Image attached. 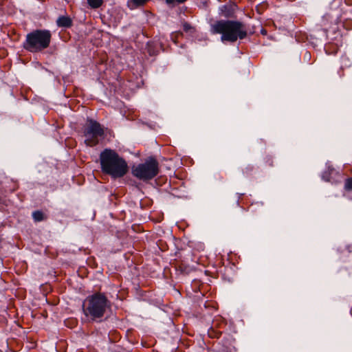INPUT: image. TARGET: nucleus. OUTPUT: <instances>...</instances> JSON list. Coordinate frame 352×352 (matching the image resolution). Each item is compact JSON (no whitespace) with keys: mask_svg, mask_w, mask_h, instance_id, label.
Returning a JSON list of instances; mask_svg holds the SVG:
<instances>
[{"mask_svg":"<svg viewBox=\"0 0 352 352\" xmlns=\"http://www.w3.org/2000/svg\"><path fill=\"white\" fill-rule=\"evenodd\" d=\"M210 32L212 34H220L223 43H234L238 39H244L248 35L245 25L236 20L215 21L210 24Z\"/></svg>","mask_w":352,"mask_h":352,"instance_id":"f257e3e1","label":"nucleus"},{"mask_svg":"<svg viewBox=\"0 0 352 352\" xmlns=\"http://www.w3.org/2000/svg\"><path fill=\"white\" fill-rule=\"evenodd\" d=\"M101 171L113 178H120L129 171L126 160L115 150L105 148L100 154Z\"/></svg>","mask_w":352,"mask_h":352,"instance_id":"f03ea898","label":"nucleus"},{"mask_svg":"<svg viewBox=\"0 0 352 352\" xmlns=\"http://www.w3.org/2000/svg\"><path fill=\"white\" fill-rule=\"evenodd\" d=\"M111 307L110 302L104 293L96 292L86 297L82 302V313L87 320L100 322Z\"/></svg>","mask_w":352,"mask_h":352,"instance_id":"7ed1b4c3","label":"nucleus"},{"mask_svg":"<svg viewBox=\"0 0 352 352\" xmlns=\"http://www.w3.org/2000/svg\"><path fill=\"white\" fill-rule=\"evenodd\" d=\"M348 12L349 10L344 9L342 0H333L329 4L328 11L317 24L318 28L324 32L327 37L329 33L335 34L338 30V23Z\"/></svg>","mask_w":352,"mask_h":352,"instance_id":"20e7f679","label":"nucleus"},{"mask_svg":"<svg viewBox=\"0 0 352 352\" xmlns=\"http://www.w3.org/2000/svg\"><path fill=\"white\" fill-rule=\"evenodd\" d=\"M52 40L49 30L37 29L27 34L23 48L30 53H39L48 48Z\"/></svg>","mask_w":352,"mask_h":352,"instance_id":"39448f33","label":"nucleus"},{"mask_svg":"<svg viewBox=\"0 0 352 352\" xmlns=\"http://www.w3.org/2000/svg\"><path fill=\"white\" fill-rule=\"evenodd\" d=\"M160 171L157 160L153 157H148L144 163L133 166L132 174L138 179L148 181L154 178Z\"/></svg>","mask_w":352,"mask_h":352,"instance_id":"423d86ee","label":"nucleus"},{"mask_svg":"<svg viewBox=\"0 0 352 352\" xmlns=\"http://www.w3.org/2000/svg\"><path fill=\"white\" fill-rule=\"evenodd\" d=\"M85 137V144L87 146L94 147L98 144L99 139L104 136V131L102 125L94 120H88L83 128Z\"/></svg>","mask_w":352,"mask_h":352,"instance_id":"0eeeda50","label":"nucleus"},{"mask_svg":"<svg viewBox=\"0 0 352 352\" xmlns=\"http://www.w3.org/2000/svg\"><path fill=\"white\" fill-rule=\"evenodd\" d=\"M227 324L226 321L221 316L216 317L212 323L211 327L208 331V335L210 338H219L222 333L221 329Z\"/></svg>","mask_w":352,"mask_h":352,"instance_id":"6e6552de","label":"nucleus"},{"mask_svg":"<svg viewBox=\"0 0 352 352\" xmlns=\"http://www.w3.org/2000/svg\"><path fill=\"white\" fill-rule=\"evenodd\" d=\"M235 339L230 334H227L223 337L221 342L219 343L217 352H234L236 349L234 346Z\"/></svg>","mask_w":352,"mask_h":352,"instance_id":"1a4fd4ad","label":"nucleus"},{"mask_svg":"<svg viewBox=\"0 0 352 352\" xmlns=\"http://www.w3.org/2000/svg\"><path fill=\"white\" fill-rule=\"evenodd\" d=\"M238 6L234 2H229L219 8V14L224 17L229 19L234 16Z\"/></svg>","mask_w":352,"mask_h":352,"instance_id":"9d476101","label":"nucleus"},{"mask_svg":"<svg viewBox=\"0 0 352 352\" xmlns=\"http://www.w3.org/2000/svg\"><path fill=\"white\" fill-rule=\"evenodd\" d=\"M339 173L332 166H328L322 174V179L327 182L332 184L338 182L337 178L339 177Z\"/></svg>","mask_w":352,"mask_h":352,"instance_id":"9b49d317","label":"nucleus"},{"mask_svg":"<svg viewBox=\"0 0 352 352\" xmlns=\"http://www.w3.org/2000/svg\"><path fill=\"white\" fill-rule=\"evenodd\" d=\"M173 264L175 265L176 270H179L182 274H188L192 270V267L190 265L186 263V261L181 258H175Z\"/></svg>","mask_w":352,"mask_h":352,"instance_id":"f8f14e48","label":"nucleus"},{"mask_svg":"<svg viewBox=\"0 0 352 352\" xmlns=\"http://www.w3.org/2000/svg\"><path fill=\"white\" fill-rule=\"evenodd\" d=\"M56 23L58 27L63 28H70L73 25V21L68 15L59 16Z\"/></svg>","mask_w":352,"mask_h":352,"instance_id":"ddd939ff","label":"nucleus"},{"mask_svg":"<svg viewBox=\"0 0 352 352\" xmlns=\"http://www.w3.org/2000/svg\"><path fill=\"white\" fill-rule=\"evenodd\" d=\"M300 61L302 65H312L316 61V58H313L311 54L308 50H303L300 53Z\"/></svg>","mask_w":352,"mask_h":352,"instance_id":"4468645a","label":"nucleus"},{"mask_svg":"<svg viewBox=\"0 0 352 352\" xmlns=\"http://www.w3.org/2000/svg\"><path fill=\"white\" fill-rule=\"evenodd\" d=\"M248 210L254 214L261 213L263 211V204L262 202L252 203Z\"/></svg>","mask_w":352,"mask_h":352,"instance_id":"2eb2a0df","label":"nucleus"},{"mask_svg":"<svg viewBox=\"0 0 352 352\" xmlns=\"http://www.w3.org/2000/svg\"><path fill=\"white\" fill-rule=\"evenodd\" d=\"M32 216L35 222H40L47 218V216L41 210L34 211Z\"/></svg>","mask_w":352,"mask_h":352,"instance_id":"dca6fc26","label":"nucleus"},{"mask_svg":"<svg viewBox=\"0 0 352 352\" xmlns=\"http://www.w3.org/2000/svg\"><path fill=\"white\" fill-rule=\"evenodd\" d=\"M342 65H341L340 69L338 72V75H339V76L340 78L344 76V67H350L351 66L350 60H349V59L347 57H342Z\"/></svg>","mask_w":352,"mask_h":352,"instance_id":"f3484780","label":"nucleus"},{"mask_svg":"<svg viewBox=\"0 0 352 352\" xmlns=\"http://www.w3.org/2000/svg\"><path fill=\"white\" fill-rule=\"evenodd\" d=\"M348 14L349 13H347L346 15H344L340 22L342 23V26L344 29L346 30H352V19L347 17Z\"/></svg>","mask_w":352,"mask_h":352,"instance_id":"a211bd4d","label":"nucleus"},{"mask_svg":"<svg viewBox=\"0 0 352 352\" xmlns=\"http://www.w3.org/2000/svg\"><path fill=\"white\" fill-rule=\"evenodd\" d=\"M148 1V0H129V4H131L129 6L131 9H134L144 6Z\"/></svg>","mask_w":352,"mask_h":352,"instance_id":"6ab92c4d","label":"nucleus"},{"mask_svg":"<svg viewBox=\"0 0 352 352\" xmlns=\"http://www.w3.org/2000/svg\"><path fill=\"white\" fill-rule=\"evenodd\" d=\"M254 168L252 165H248L242 169V174L244 177L248 178L253 175Z\"/></svg>","mask_w":352,"mask_h":352,"instance_id":"aec40b11","label":"nucleus"},{"mask_svg":"<svg viewBox=\"0 0 352 352\" xmlns=\"http://www.w3.org/2000/svg\"><path fill=\"white\" fill-rule=\"evenodd\" d=\"M87 3L92 9H97L100 8L102 3L103 0H87Z\"/></svg>","mask_w":352,"mask_h":352,"instance_id":"412c9836","label":"nucleus"},{"mask_svg":"<svg viewBox=\"0 0 352 352\" xmlns=\"http://www.w3.org/2000/svg\"><path fill=\"white\" fill-rule=\"evenodd\" d=\"M344 189L346 192L352 191V177H349L345 179L344 183Z\"/></svg>","mask_w":352,"mask_h":352,"instance_id":"4be33fe9","label":"nucleus"},{"mask_svg":"<svg viewBox=\"0 0 352 352\" xmlns=\"http://www.w3.org/2000/svg\"><path fill=\"white\" fill-rule=\"evenodd\" d=\"M182 28L184 32L186 33H193L195 32V28L186 21L182 23Z\"/></svg>","mask_w":352,"mask_h":352,"instance_id":"5701e85b","label":"nucleus"},{"mask_svg":"<svg viewBox=\"0 0 352 352\" xmlns=\"http://www.w3.org/2000/svg\"><path fill=\"white\" fill-rule=\"evenodd\" d=\"M188 0H165V2L168 6H176L183 4Z\"/></svg>","mask_w":352,"mask_h":352,"instance_id":"b1692460","label":"nucleus"},{"mask_svg":"<svg viewBox=\"0 0 352 352\" xmlns=\"http://www.w3.org/2000/svg\"><path fill=\"white\" fill-rule=\"evenodd\" d=\"M244 196H245L244 194H238V199L236 201L237 205L241 206L243 210H245L244 206H243L245 204L243 202V199Z\"/></svg>","mask_w":352,"mask_h":352,"instance_id":"393cba45","label":"nucleus"},{"mask_svg":"<svg viewBox=\"0 0 352 352\" xmlns=\"http://www.w3.org/2000/svg\"><path fill=\"white\" fill-rule=\"evenodd\" d=\"M331 47L333 48V51H334L333 52H334V53H336V52H337V51H338V47H337V45H334V44H332V43H329L328 45H327L325 46V51H326V52H327V54H331V52H330L329 51V49H330Z\"/></svg>","mask_w":352,"mask_h":352,"instance_id":"a878e982","label":"nucleus"},{"mask_svg":"<svg viewBox=\"0 0 352 352\" xmlns=\"http://www.w3.org/2000/svg\"><path fill=\"white\" fill-rule=\"evenodd\" d=\"M265 165L267 167L273 166V159L272 157L267 156L265 158Z\"/></svg>","mask_w":352,"mask_h":352,"instance_id":"bb28decb","label":"nucleus"},{"mask_svg":"<svg viewBox=\"0 0 352 352\" xmlns=\"http://www.w3.org/2000/svg\"><path fill=\"white\" fill-rule=\"evenodd\" d=\"M344 7L345 10H349L348 13H352V9H347L346 6H352V0H344V3H343Z\"/></svg>","mask_w":352,"mask_h":352,"instance_id":"cd10ccee","label":"nucleus"},{"mask_svg":"<svg viewBox=\"0 0 352 352\" xmlns=\"http://www.w3.org/2000/svg\"><path fill=\"white\" fill-rule=\"evenodd\" d=\"M204 306H205L206 308L212 307V308H213L214 309H217V308H216V303L214 302H212V301H206L205 302Z\"/></svg>","mask_w":352,"mask_h":352,"instance_id":"c85d7f7f","label":"nucleus"},{"mask_svg":"<svg viewBox=\"0 0 352 352\" xmlns=\"http://www.w3.org/2000/svg\"><path fill=\"white\" fill-rule=\"evenodd\" d=\"M182 35V32H178V33H176L175 35H172V39L173 40V41L176 43H177V35Z\"/></svg>","mask_w":352,"mask_h":352,"instance_id":"c756f323","label":"nucleus"},{"mask_svg":"<svg viewBox=\"0 0 352 352\" xmlns=\"http://www.w3.org/2000/svg\"><path fill=\"white\" fill-rule=\"evenodd\" d=\"M261 33L263 35H266V34H267V30H266L265 29L262 28V29L261 30Z\"/></svg>","mask_w":352,"mask_h":352,"instance_id":"7c9ffc66","label":"nucleus"}]
</instances>
